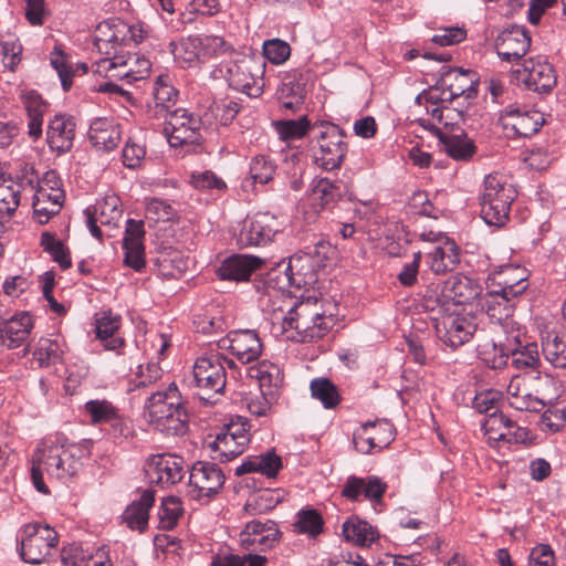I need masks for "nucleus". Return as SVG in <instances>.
Instances as JSON below:
<instances>
[{"label": "nucleus", "instance_id": "obj_1", "mask_svg": "<svg viewBox=\"0 0 566 566\" xmlns=\"http://www.w3.org/2000/svg\"><path fill=\"white\" fill-rule=\"evenodd\" d=\"M43 441L32 455L31 480L39 492L49 494L43 472L56 479L75 475L82 467V459L90 454V448L87 443H70L59 436Z\"/></svg>", "mask_w": 566, "mask_h": 566}, {"label": "nucleus", "instance_id": "obj_2", "mask_svg": "<svg viewBox=\"0 0 566 566\" xmlns=\"http://www.w3.org/2000/svg\"><path fill=\"white\" fill-rule=\"evenodd\" d=\"M145 409L149 423L163 434L180 437L188 431L189 416L175 384L150 395Z\"/></svg>", "mask_w": 566, "mask_h": 566}, {"label": "nucleus", "instance_id": "obj_3", "mask_svg": "<svg viewBox=\"0 0 566 566\" xmlns=\"http://www.w3.org/2000/svg\"><path fill=\"white\" fill-rule=\"evenodd\" d=\"M515 197L516 190L501 176H486L484 189L480 196L482 219L490 226H504L509 220L510 207Z\"/></svg>", "mask_w": 566, "mask_h": 566}, {"label": "nucleus", "instance_id": "obj_4", "mask_svg": "<svg viewBox=\"0 0 566 566\" xmlns=\"http://www.w3.org/2000/svg\"><path fill=\"white\" fill-rule=\"evenodd\" d=\"M312 303L307 300L294 306L283 318L285 332L295 329L298 342H313L324 337L335 323L334 314L312 310Z\"/></svg>", "mask_w": 566, "mask_h": 566}, {"label": "nucleus", "instance_id": "obj_5", "mask_svg": "<svg viewBox=\"0 0 566 566\" xmlns=\"http://www.w3.org/2000/svg\"><path fill=\"white\" fill-rule=\"evenodd\" d=\"M234 363L222 355L199 357L193 366V379L198 388V397L205 403H214V397L221 395L227 384L226 366Z\"/></svg>", "mask_w": 566, "mask_h": 566}, {"label": "nucleus", "instance_id": "obj_6", "mask_svg": "<svg viewBox=\"0 0 566 566\" xmlns=\"http://www.w3.org/2000/svg\"><path fill=\"white\" fill-rule=\"evenodd\" d=\"M59 543V535L48 524L31 523L22 530L19 554L23 562L39 565L46 560Z\"/></svg>", "mask_w": 566, "mask_h": 566}, {"label": "nucleus", "instance_id": "obj_7", "mask_svg": "<svg viewBox=\"0 0 566 566\" xmlns=\"http://www.w3.org/2000/svg\"><path fill=\"white\" fill-rule=\"evenodd\" d=\"M265 64L250 55H243L227 65L229 86L249 97H259L263 92Z\"/></svg>", "mask_w": 566, "mask_h": 566}, {"label": "nucleus", "instance_id": "obj_8", "mask_svg": "<svg viewBox=\"0 0 566 566\" xmlns=\"http://www.w3.org/2000/svg\"><path fill=\"white\" fill-rule=\"evenodd\" d=\"M36 182V171L29 165H24L15 178L0 174V218L10 219Z\"/></svg>", "mask_w": 566, "mask_h": 566}, {"label": "nucleus", "instance_id": "obj_9", "mask_svg": "<svg viewBox=\"0 0 566 566\" xmlns=\"http://www.w3.org/2000/svg\"><path fill=\"white\" fill-rule=\"evenodd\" d=\"M321 127L317 138L318 149L314 153V163L324 170L339 168L347 153V144L342 129L328 122L315 123Z\"/></svg>", "mask_w": 566, "mask_h": 566}, {"label": "nucleus", "instance_id": "obj_10", "mask_svg": "<svg viewBox=\"0 0 566 566\" xmlns=\"http://www.w3.org/2000/svg\"><path fill=\"white\" fill-rule=\"evenodd\" d=\"M527 340L526 333L514 319L506 321L496 326L492 342L481 346L480 353L486 355L491 347L494 352L492 367L501 368L506 365L510 355L516 354Z\"/></svg>", "mask_w": 566, "mask_h": 566}, {"label": "nucleus", "instance_id": "obj_11", "mask_svg": "<svg viewBox=\"0 0 566 566\" xmlns=\"http://www.w3.org/2000/svg\"><path fill=\"white\" fill-rule=\"evenodd\" d=\"M432 321L439 339L452 349L468 343L476 331V324L470 316L449 314L433 316Z\"/></svg>", "mask_w": 566, "mask_h": 566}, {"label": "nucleus", "instance_id": "obj_12", "mask_svg": "<svg viewBox=\"0 0 566 566\" xmlns=\"http://www.w3.org/2000/svg\"><path fill=\"white\" fill-rule=\"evenodd\" d=\"M166 117L167 120L164 130L172 147L196 144L200 140V118L185 108H177L168 113Z\"/></svg>", "mask_w": 566, "mask_h": 566}, {"label": "nucleus", "instance_id": "obj_13", "mask_svg": "<svg viewBox=\"0 0 566 566\" xmlns=\"http://www.w3.org/2000/svg\"><path fill=\"white\" fill-rule=\"evenodd\" d=\"M279 230V222L273 214L258 212L243 221L237 241L241 247L265 245Z\"/></svg>", "mask_w": 566, "mask_h": 566}, {"label": "nucleus", "instance_id": "obj_14", "mask_svg": "<svg viewBox=\"0 0 566 566\" xmlns=\"http://www.w3.org/2000/svg\"><path fill=\"white\" fill-rule=\"evenodd\" d=\"M184 463V459L176 454H153L145 464V473L151 484L174 485L185 475Z\"/></svg>", "mask_w": 566, "mask_h": 566}, {"label": "nucleus", "instance_id": "obj_15", "mask_svg": "<svg viewBox=\"0 0 566 566\" xmlns=\"http://www.w3.org/2000/svg\"><path fill=\"white\" fill-rule=\"evenodd\" d=\"M395 438V427L385 419L368 421L353 434L355 449L361 454H369L374 449L386 448Z\"/></svg>", "mask_w": 566, "mask_h": 566}, {"label": "nucleus", "instance_id": "obj_16", "mask_svg": "<svg viewBox=\"0 0 566 566\" xmlns=\"http://www.w3.org/2000/svg\"><path fill=\"white\" fill-rule=\"evenodd\" d=\"M514 73L528 90L541 94L549 93L557 82L553 65L541 57L525 60L523 67L515 70Z\"/></svg>", "mask_w": 566, "mask_h": 566}, {"label": "nucleus", "instance_id": "obj_17", "mask_svg": "<svg viewBox=\"0 0 566 566\" xmlns=\"http://www.w3.org/2000/svg\"><path fill=\"white\" fill-rule=\"evenodd\" d=\"M316 270L317 268L315 266L314 262H310L308 256H304L303 254H295L290 259L289 264L283 271L275 270L270 274V279L272 280V275L276 274L275 279L277 280L280 289H302L316 282Z\"/></svg>", "mask_w": 566, "mask_h": 566}, {"label": "nucleus", "instance_id": "obj_18", "mask_svg": "<svg viewBox=\"0 0 566 566\" xmlns=\"http://www.w3.org/2000/svg\"><path fill=\"white\" fill-rule=\"evenodd\" d=\"M281 538V532L274 521H250L240 533V544L247 551L264 552L274 547Z\"/></svg>", "mask_w": 566, "mask_h": 566}, {"label": "nucleus", "instance_id": "obj_19", "mask_svg": "<svg viewBox=\"0 0 566 566\" xmlns=\"http://www.w3.org/2000/svg\"><path fill=\"white\" fill-rule=\"evenodd\" d=\"M221 347L228 348L242 364H251L259 359L263 350V344L253 329L230 332L227 338L221 340Z\"/></svg>", "mask_w": 566, "mask_h": 566}, {"label": "nucleus", "instance_id": "obj_20", "mask_svg": "<svg viewBox=\"0 0 566 566\" xmlns=\"http://www.w3.org/2000/svg\"><path fill=\"white\" fill-rule=\"evenodd\" d=\"M554 399V380L545 375L537 378L533 390H524L522 396H509V403L516 410L539 412Z\"/></svg>", "mask_w": 566, "mask_h": 566}, {"label": "nucleus", "instance_id": "obj_21", "mask_svg": "<svg viewBox=\"0 0 566 566\" xmlns=\"http://www.w3.org/2000/svg\"><path fill=\"white\" fill-rule=\"evenodd\" d=\"M224 474L221 469L210 462H197L189 475V485L192 488L193 497L211 496L222 488Z\"/></svg>", "mask_w": 566, "mask_h": 566}, {"label": "nucleus", "instance_id": "obj_22", "mask_svg": "<svg viewBox=\"0 0 566 566\" xmlns=\"http://www.w3.org/2000/svg\"><path fill=\"white\" fill-rule=\"evenodd\" d=\"M531 36L527 30L513 25L500 33L495 48L499 56L506 62L520 61L530 50Z\"/></svg>", "mask_w": 566, "mask_h": 566}, {"label": "nucleus", "instance_id": "obj_23", "mask_svg": "<svg viewBox=\"0 0 566 566\" xmlns=\"http://www.w3.org/2000/svg\"><path fill=\"white\" fill-rule=\"evenodd\" d=\"M248 376L258 381L261 395L269 403H274L283 385V375L277 365L262 360L248 368Z\"/></svg>", "mask_w": 566, "mask_h": 566}, {"label": "nucleus", "instance_id": "obj_24", "mask_svg": "<svg viewBox=\"0 0 566 566\" xmlns=\"http://www.w3.org/2000/svg\"><path fill=\"white\" fill-rule=\"evenodd\" d=\"M503 125L511 127L517 136L531 137L544 125V115L535 109H521L509 106L501 115Z\"/></svg>", "mask_w": 566, "mask_h": 566}, {"label": "nucleus", "instance_id": "obj_25", "mask_svg": "<svg viewBox=\"0 0 566 566\" xmlns=\"http://www.w3.org/2000/svg\"><path fill=\"white\" fill-rule=\"evenodd\" d=\"M144 237V221L127 220L123 239V249L125 250L124 262L135 271H140L145 268Z\"/></svg>", "mask_w": 566, "mask_h": 566}, {"label": "nucleus", "instance_id": "obj_26", "mask_svg": "<svg viewBox=\"0 0 566 566\" xmlns=\"http://www.w3.org/2000/svg\"><path fill=\"white\" fill-rule=\"evenodd\" d=\"M525 270L520 266L505 265L500 271L493 272L488 276V289L494 287L496 291L513 297L521 296L527 289L525 283Z\"/></svg>", "mask_w": 566, "mask_h": 566}, {"label": "nucleus", "instance_id": "obj_27", "mask_svg": "<svg viewBox=\"0 0 566 566\" xmlns=\"http://www.w3.org/2000/svg\"><path fill=\"white\" fill-rule=\"evenodd\" d=\"M74 117L59 114L50 122L46 132V140L52 150L59 154L66 153L73 147L75 137Z\"/></svg>", "mask_w": 566, "mask_h": 566}, {"label": "nucleus", "instance_id": "obj_28", "mask_svg": "<svg viewBox=\"0 0 566 566\" xmlns=\"http://www.w3.org/2000/svg\"><path fill=\"white\" fill-rule=\"evenodd\" d=\"M387 490V484L379 478L370 475L366 479L350 475L344 483L342 495L350 501H358L360 496L378 502Z\"/></svg>", "mask_w": 566, "mask_h": 566}, {"label": "nucleus", "instance_id": "obj_29", "mask_svg": "<svg viewBox=\"0 0 566 566\" xmlns=\"http://www.w3.org/2000/svg\"><path fill=\"white\" fill-rule=\"evenodd\" d=\"M516 297L504 295L494 287L488 289V292L481 297L480 306L485 311L490 319L497 326L506 321H512Z\"/></svg>", "mask_w": 566, "mask_h": 566}, {"label": "nucleus", "instance_id": "obj_30", "mask_svg": "<svg viewBox=\"0 0 566 566\" xmlns=\"http://www.w3.org/2000/svg\"><path fill=\"white\" fill-rule=\"evenodd\" d=\"M33 321L28 313L12 316L0 323V342L8 348H17L29 337Z\"/></svg>", "mask_w": 566, "mask_h": 566}, {"label": "nucleus", "instance_id": "obj_31", "mask_svg": "<svg viewBox=\"0 0 566 566\" xmlns=\"http://www.w3.org/2000/svg\"><path fill=\"white\" fill-rule=\"evenodd\" d=\"M436 135L449 157L454 160H470L476 151V146L473 139L469 138L467 133L462 129L452 132L450 134L442 133L440 129H434Z\"/></svg>", "mask_w": 566, "mask_h": 566}, {"label": "nucleus", "instance_id": "obj_32", "mask_svg": "<svg viewBox=\"0 0 566 566\" xmlns=\"http://www.w3.org/2000/svg\"><path fill=\"white\" fill-rule=\"evenodd\" d=\"M120 324V316L113 315L111 311H102L96 314V337L104 344L106 349L119 353V349L124 346V338L118 334Z\"/></svg>", "mask_w": 566, "mask_h": 566}, {"label": "nucleus", "instance_id": "obj_33", "mask_svg": "<svg viewBox=\"0 0 566 566\" xmlns=\"http://www.w3.org/2000/svg\"><path fill=\"white\" fill-rule=\"evenodd\" d=\"M473 74L462 69H450L442 73L439 81L440 87L448 88V99L453 101L457 97L465 96L472 98L476 95L478 91L473 86Z\"/></svg>", "mask_w": 566, "mask_h": 566}, {"label": "nucleus", "instance_id": "obj_34", "mask_svg": "<svg viewBox=\"0 0 566 566\" xmlns=\"http://www.w3.org/2000/svg\"><path fill=\"white\" fill-rule=\"evenodd\" d=\"M261 265V260L251 255H233L224 260L218 270L221 280L237 282L248 281L253 271Z\"/></svg>", "mask_w": 566, "mask_h": 566}, {"label": "nucleus", "instance_id": "obj_35", "mask_svg": "<svg viewBox=\"0 0 566 566\" xmlns=\"http://www.w3.org/2000/svg\"><path fill=\"white\" fill-rule=\"evenodd\" d=\"M88 138L96 149L113 150L120 142L119 127L112 120L97 118L90 126Z\"/></svg>", "mask_w": 566, "mask_h": 566}, {"label": "nucleus", "instance_id": "obj_36", "mask_svg": "<svg viewBox=\"0 0 566 566\" xmlns=\"http://www.w3.org/2000/svg\"><path fill=\"white\" fill-rule=\"evenodd\" d=\"M29 117V135L38 139L42 135L43 114L48 109V103L34 90H24L20 95Z\"/></svg>", "mask_w": 566, "mask_h": 566}, {"label": "nucleus", "instance_id": "obj_37", "mask_svg": "<svg viewBox=\"0 0 566 566\" xmlns=\"http://www.w3.org/2000/svg\"><path fill=\"white\" fill-rule=\"evenodd\" d=\"M282 467L281 457L271 450L259 455L249 457L235 469V474L241 476L251 472H260L268 478H275Z\"/></svg>", "mask_w": 566, "mask_h": 566}, {"label": "nucleus", "instance_id": "obj_38", "mask_svg": "<svg viewBox=\"0 0 566 566\" xmlns=\"http://www.w3.org/2000/svg\"><path fill=\"white\" fill-rule=\"evenodd\" d=\"M248 442L249 438L245 436L234 438L233 433L222 431L217 434L216 439L209 444V448L214 453L212 459L228 462L240 455Z\"/></svg>", "mask_w": 566, "mask_h": 566}, {"label": "nucleus", "instance_id": "obj_39", "mask_svg": "<svg viewBox=\"0 0 566 566\" xmlns=\"http://www.w3.org/2000/svg\"><path fill=\"white\" fill-rule=\"evenodd\" d=\"M155 495L151 490H145L138 501H134L123 513V521L130 530L144 532L149 518V509L154 505Z\"/></svg>", "mask_w": 566, "mask_h": 566}, {"label": "nucleus", "instance_id": "obj_40", "mask_svg": "<svg viewBox=\"0 0 566 566\" xmlns=\"http://www.w3.org/2000/svg\"><path fill=\"white\" fill-rule=\"evenodd\" d=\"M430 269L436 274H444L455 269L460 262V250L454 241L446 239L443 244L434 247L428 254Z\"/></svg>", "mask_w": 566, "mask_h": 566}, {"label": "nucleus", "instance_id": "obj_41", "mask_svg": "<svg viewBox=\"0 0 566 566\" xmlns=\"http://www.w3.org/2000/svg\"><path fill=\"white\" fill-rule=\"evenodd\" d=\"M151 64L148 59L137 54L125 56V64L113 70L111 78L125 80L128 84L148 78Z\"/></svg>", "mask_w": 566, "mask_h": 566}, {"label": "nucleus", "instance_id": "obj_42", "mask_svg": "<svg viewBox=\"0 0 566 566\" xmlns=\"http://www.w3.org/2000/svg\"><path fill=\"white\" fill-rule=\"evenodd\" d=\"M343 536L355 545L369 546L379 537V532L368 522L350 517L343 524Z\"/></svg>", "mask_w": 566, "mask_h": 566}, {"label": "nucleus", "instance_id": "obj_43", "mask_svg": "<svg viewBox=\"0 0 566 566\" xmlns=\"http://www.w3.org/2000/svg\"><path fill=\"white\" fill-rule=\"evenodd\" d=\"M444 290L448 292V298H452L458 304L469 303L481 293L480 285L464 275H453L449 277L446 282Z\"/></svg>", "mask_w": 566, "mask_h": 566}, {"label": "nucleus", "instance_id": "obj_44", "mask_svg": "<svg viewBox=\"0 0 566 566\" xmlns=\"http://www.w3.org/2000/svg\"><path fill=\"white\" fill-rule=\"evenodd\" d=\"M348 191V186L342 181L321 178L312 187V200L322 209L335 202Z\"/></svg>", "mask_w": 566, "mask_h": 566}, {"label": "nucleus", "instance_id": "obj_45", "mask_svg": "<svg viewBox=\"0 0 566 566\" xmlns=\"http://www.w3.org/2000/svg\"><path fill=\"white\" fill-rule=\"evenodd\" d=\"M310 388L312 396L327 409L335 408L340 401L337 387L327 378L313 379Z\"/></svg>", "mask_w": 566, "mask_h": 566}, {"label": "nucleus", "instance_id": "obj_46", "mask_svg": "<svg viewBox=\"0 0 566 566\" xmlns=\"http://www.w3.org/2000/svg\"><path fill=\"white\" fill-rule=\"evenodd\" d=\"M323 517L316 510L305 509L296 514L293 527L294 532L298 534H307L315 537L323 532Z\"/></svg>", "mask_w": 566, "mask_h": 566}, {"label": "nucleus", "instance_id": "obj_47", "mask_svg": "<svg viewBox=\"0 0 566 566\" xmlns=\"http://www.w3.org/2000/svg\"><path fill=\"white\" fill-rule=\"evenodd\" d=\"M276 95L281 107L291 112L300 111L304 103V87L300 83H283Z\"/></svg>", "mask_w": 566, "mask_h": 566}, {"label": "nucleus", "instance_id": "obj_48", "mask_svg": "<svg viewBox=\"0 0 566 566\" xmlns=\"http://www.w3.org/2000/svg\"><path fill=\"white\" fill-rule=\"evenodd\" d=\"M176 218V210L167 201L159 198H151L146 201L145 219L149 226L174 221Z\"/></svg>", "mask_w": 566, "mask_h": 566}, {"label": "nucleus", "instance_id": "obj_49", "mask_svg": "<svg viewBox=\"0 0 566 566\" xmlns=\"http://www.w3.org/2000/svg\"><path fill=\"white\" fill-rule=\"evenodd\" d=\"M274 127L281 139L292 140L304 137L312 126L308 117L304 115L298 119L277 120Z\"/></svg>", "mask_w": 566, "mask_h": 566}, {"label": "nucleus", "instance_id": "obj_50", "mask_svg": "<svg viewBox=\"0 0 566 566\" xmlns=\"http://www.w3.org/2000/svg\"><path fill=\"white\" fill-rule=\"evenodd\" d=\"M177 90L171 85L168 75H159L156 82L153 84V96L155 106L159 107L160 111L169 112L170 103H174L177 98Z\"/></svg>", "mask_w": 566, "mask_h": 566}, {"label": "nucleus", "instance_id": "obj_51", "mask_svg": "<svg viewBox=\"0 0 566 566\" xmlns=\"http://www.w3.org/2000/svg\"><path fill=\"white\" fill-rule=\"evenodd\" d=\"M41 247L48 252L53 261L57 262L61 269L66 270L71 266V258L69 250L64 247L63 242L59 240L55 234L51 232H43L41 234Z\"/></svg>", "mask_w": 566, "mask_h": 566}, {"label": "nucleus", "instance_id": "obj_52", "mask_svg": "<svg viewBox=\"0 0 566 566\" xmlns=\"http://www.w3.org/2000/svg\"><path fill=\"white\" fill-rule=\"evenodd\" d=\"M182 511V504L178 497L168 496L164 499L158 511L160 528L166 531L172 530L176 526Z\"/></svg>", "mask_w": 566, "mask_h": 566}, {"label": "nucleus", "instance_id": "obj_53", "mask_svg": "<svg viewBox=\"0 0 566 566\" xmlns=\"http://www.w3.org/2000/svg\"><path fill=\"white\" fill-rule=\"evenodd\" d=\"M195 44L199 48L202 59L223 54L230 50V44L219 35L198 34L193 35Z\"/></svg>", "mask_w": 566, "mask_h": 566}, {"label": "nucleus", "instance_id": "obj_54", "mask_svg": "<svg viewBox=\"0 0 566 566\" xmlns=\"http://www.w3.org/2000/svg\"><path fill=\"white\" fill-rule=\"evenodd\" d=\"M84 409L95 426L108 423L118 413L113 403L105 399L90 400L84 405Z\"/></svg>", "mask_w": 566, "mask_h": 566}, {"label": "nucleus", "instance_id": "obj_55", "mask_svg": "<svg viewBox=\"0 0 566 566\" xmlns=\"http://www.w3.org/2000/svg\"><path fill=\"white\" fill-rule=\"evenodd\" d=\"M545 359L556 368H566V342L559 336L547 338L542 344Z\"/></svg>", "mask_w": 566, "mask_h": 566}, {"label": "nucleus", "instance_id": "obj_56", "mask_svg": "<svg viewBox=\"0 0 566 566\" xmlns=\"http://www.w3.org/2000/svg\"><path fill=\"white\" fill-rule=\"evenodd\" d=\"M449 304L448 294L446 295L439 284L431 283L422 293L421 307L426 312L438 313L443 315L446 305Z\"/></svg>", "mask_w": 566, "mask_h": 566}, {"label": "nucleus", "instance_id": "obj_57", "mask_svg": "<svg viewBox=\"0 0 566 566\" xmlns=\"http://www.w3.org/2000/svg\"><path fill=\"white\" fill-rule=\"evenodd\" d=\"M50 62L57 72L63 90L67 92L72 86V77L74 74L69 56L60 46H55L50 54Z\"/></svg>", "mask_w": 566, "mask_h": 566}, {"label": "nucleus", "instance_id": "obj_58", "mask_svg": "<svg viewBox=\"0 0 566 566\" xmlns=\"http://www.w3.org/2000/svg\"><path fill=\"white\" fill-rule=\"evenodd\" d=\"M63 349L56 340L42 338L34 350V357L40 366H50L62 359Z\"/></svg>", "mask_w": 566, "mask_h": 566}, {"label": "nucleus", "instance_id": "obj_59", "mask_svg": "<svg viewBox=\"0 0 566 566\" xmlns=\"http://www.w3.org/2000/svg\"><path fill=\"white\" fill-rule=\"evenodd\" d=\"M510 357L517 369L536 368L539 365L538 346L534 342L527 340L516 354H511Z\"/></svg>", "mask_w": 566, "mask_h": 566}, {"label": "nucleus", "instance_id": "obj_60", "mask_svg": "<svg viewBox=\"0 0 566 566\" xmlns=\"http://www.w3.org/2000/svg\"><path fill=\"white\" fill-rule=\"evenodd\" d=\"M266 557L259 554H228L222 557H216L211 566H264Z\"/></svg>", "mask_w": 566, "mask_h": 566}, {"label": "nucleus", "instance_id": "obj_61", "mask_svg": "<svg viewBox=\"0 0 566 566\" xmlns=\"http://www.w3.org/2000/svg\"><path fill=\"white\" fill-rule=\"evenodd\" d=\"M275 165L264 155L255 156L250 163V177L260 184H268L275 174Z\"/></svg>", "mask_w": 566, "mask_h": 566}, {"label": "nucleus", "instance_id": "obj_62", "mask_svg": "<svg viewBox=\"0 0 566 566\" xmlns=\"http://www.w3.org/2000/svg\"><path fill=\"white\" fill-rule=\"evenodd\" d=\"M510 428H514L513 421L499 410L489 413L482 423V429L489 440H494L491 436H497L501 431H506Z\"/></svg>", "mask_w": 566, "mask_h": 566}, {"label": "nucleus", "instance_id": "obj_63", "mask_svg": "<svg viewBox=\"0 0 566 566\" xmlns=\"http://www.w3.org/2000/svg\"><path fill=\"white\" fill-rule=\"evenodd\" d=\"M163 371L157 364H147L145 367L139 366V371L134 379L130 380L128 391L137 388H145L161 378Z\"/></svg>", "mask_w": 566, "mask_h": 566}, {"label": "nucleus", "instance_id": "obj_64", "mask_svg": "<svg viewBox=\"0 0 566 566\" xmlns=\"http://www.w3.org/2000/svg\"><path fill=\"white\" fill-rule=\"evenodd\" d=\"M290 54V45L280 39L268 40L263 44V55L273 64L284 63Z\"/></svg>", "mask_w": 566, "mask_h": 566}]
</instances>
